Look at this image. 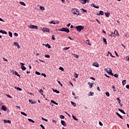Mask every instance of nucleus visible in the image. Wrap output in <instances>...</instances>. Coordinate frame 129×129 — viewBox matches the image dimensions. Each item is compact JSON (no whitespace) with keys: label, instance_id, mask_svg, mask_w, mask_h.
Returning a JSON list of instances; mask_svg holds the SVG:
<instances>
[{"label":"nucleus","instance_id":"bf43d9fd","mask_svg":"<svg viewBox=\"0 0 129 129\" xmlns=\"http://www.w3.org/2000/svg\"><path fill=\"white\" fill-rule=\"evenodd\" d=\"M6 96H7V97H8L9 98H12V97H11V95H6Z\"/></svg>","mask_w":129,"mask_h":129},{"label":"nucleus","instance_id":"a19ab883","mask_svg":"<svg viewBox=\"0 0 129 129\" xmlns=\"http://www.w3.org/2000/svg\"><path fill=\"white\" fill-rule=\"evenodd\" d=\"M15 75H17V76H18V77H20V75H19V74H18V72H17V71H15Z\"/></svg>","mask_w":129,"mask_h":129},{"label":"nucleus","instance_id":"5fc2aeb1","mask_svg":"<svg viewBox=\"0 0 129 129\" xmlns=\"http://www.w3.org/2000/svg\"><path fill=\"white\" fill-rule=\"evenodd\" d=\"M40 125L42 129H45V127L44 126V125H43V124H41Z\"/></svg>","mask_w":129,"mask_h":129},{"label":"nucleus","instance_id":"f704fd0d","mask_svg":"<svg viewBox=\"0 0 129 129\" xmlns=\"http://www.w3.org/2000/svg\"><path fill=\"white\" fill-rule=\"evenodd\" d=\"M71 104H72V105H73V106L74 107L76 106V103L74 102L73 101L71 102Z\"/></svg>","mask_w":129,"mask_h":129},{"label":"nucleus","instance_id":"dca6fc26","mask_svg":"<svg viewBox=\"0 0 129 129\" xmlns=\"http://www.w3.org/2000/svg\"><path fill=\"white\" fill-rule=\"evenodd\" d=\"M81 2H82V4H84V5H85V4H86V3H88V2H89V1H87V0H81Z\"/></svg>","mask_w":129,"mask_h":129},{"label":"nucleus","instance_id":"69168bd1","mask_svg":"<svg viewBox=\"0 0 129 129\" xmlns=\"http://www.w3.org/2000/svg\"><path fill=\"white\" fill-rule=\"evenodd\" d=\"M90 79H92V80H94V81L95 80V79H94V78H93V77H91Z\"/></svg>","mask_w":129,"mask_h":129},{"label":"nucleus","instance_id":"5701e85b","mask_svg":"<svg viewBox=\"0 0 129 129\" xmlns=\"http://www.w3.org/2000/svg\"><path fill=\"white\" fill-rule=\"evenodd\" d=\"M119 111L123 113V114H125V112H124V111L122 109H118Z\"/></svg>","mask_w":129,"mask_h":129},{"label":"nucleus","instance_id":"338daca9","mask_svg":"<svg viewBox=\"0 0 129 129\" xmlns=\"http://www.w3.org/2000/svg\"><path fill=\"white\" fill-rule=\"evenodd\" d=\"M126 88H127V89H129V85H127L126 86Z\"/></svg>","mask_w":129,"mask_h":129},{"label":"nucleus","instance_id":"cd10ccee","mask_svg":"<svg viewBox=\"0 0 129 129\" xmlns=\"http://www.w3.org/2000/svg\"><path fill=\"white\" fill-rule=\"evenodd\" d=\"M126 84V81L125 80H123L122 81V84L123 86H124V85H125Z\"/></svg>","mask_w":129,"mask_h":129},{"label":"nucleus","instance_id":"6ab92c4d","mask_svg":"<svg viewBox=\"0 0 129 129\" xmlns=\"http://www.w3.org/2000/svg\"><path fill=\"white\" fill-rule=\"evenodd\" d=\"M116 114H117V115L120 118H121V119H123V118H122V116L119 114V113H118L117 112H116Z\"/></svg>","mask_w":129,"mask_h":129},{"label":"nucleus","instance_id":"37998d69","mask_svg":"<svg viewBox=\"0 0 129 129\" xmlns=\"http://www.w3.org/2000/svg\"><path fill=\"white\" fill-rule=\"evenodd\" d=\"M112 88L113 89V91H116V90L115 89V87H114V86H112Z\"/></svg>","mask_w":129,"mask_h":129},{"label":"nucleus","instance_id":"de8ad7c7","mask_svg":"<svg viewBox=\"0 0 129 129\" xmlns=\"http://www.w3.org/2000/svg\"><path fill=\"white\" fill-rule=\"evenodd\" d=\"M59 70H61V71H64V68H63L62 67H59Z\"/></svg>","mask_w":129,"mask_h":129},{"label":"nucleus","instance_id":"ea45409f","mask_svg":"<svg viewBox=\"0 0 129 129\" xmlns=\"http://www.w3.org/2000/svg\"><path fill=\"white\" fill-rule=\"evenodd\" d=\"M50 24H53V25H56V22L54 21H51L50 22Z\"/></svg>","mask_w":129,"mask_h":129},{"label":"nucleus","instance_id":"20e7f679","mask_svg":"<svg viewBox=\"0 0 129 129\" xmlns=\"http://www.w3.org/2000/svg\"><path fill=\"white\" fill-rule=\"evenodd\" d=\"M109 36H111V37H114V36H119V34H118V31L117 30H115L114 31V33H112V34L109 35Z\"/></svg>","mask_w":129,"mask_h":129},{"label":"nucleus","instance_id":"603ef678","mask_svg":"<svg viewBox=\"0 0 129 129\" xmlns=\"http://www.w3.org/2000/svg\"><path fill=\"white\" fill-rule=\"evenodd\" d=\"M74 57H75V58H79V55L77 54H75Z\"/></svg>","mask_w":129,"mask_h":129},{"label":"nucleus","instance_id":"bb28decb","mask_svg":"<svg viewBox=\"0 0 129 129\" xmlns=\"http://www.w3.org/2000/svg\"><path fill=\"white\" fill-rule=\"evenodd\" d=\"M105 15L106 17H107V18L109 17V16H110V14H109V13H105Z\"/></svg>","mask_w":129,"mask_h":129},{"label":"nucleus","instance_id":"7ed1b4c3","mask_svg":"<svg viewBox=\"0 0 129 129\" xmlns=\"http://www.w3.org/2000/svg\"><path fill=\"white\" fill-rule=\"evenodd\" d=\"M76 29H77V31H78V32H81L82 30H84V26H78L76 27Z\"/></svg>","mask_w":129,"mask_h":129},{"label":"nucleus","instance_id":"4be33fe9","mask_svg":"<svg viewBox=\"0 0 129 129\" xmlns=\"http://www.w3.org/2000/svg\"><path fill=\"white\" fill-rule=\"evenodd\" d=\"M86 44H87V45H89V46H91V44L89 42V40H86Z\"/></svg>","mask_w":129,"mask_h":129},{"label":"nucleus","instance_id":"c9c22d12","mask_svg":"<svg viewBox=\"0 0 129 129\" xmlns=\"http://www.w3.org/2000/svg\"><path fill=\"white\" fill-rule=\"evenodd\" d=\"M9 35L10 37H13V33H12V32L9 31Z\"/></svg>","mask_w":129,"mask_h":129},{"label":"nucleus","instance_id":"13d9d810","mask_svg":"<svg viewBox=\"0 0 129 129\" xmlns=\"http://www.w3.org/2000/svg\"><path fill=\"white\" fill-rule=\"evenodd\" d=\"M109 54H110V57H112V58H114V56H113V55H112V54L111 53H110Z\"/></svg>","mask_w":129,"mask_h":129},{"label":"nucleus","instance_id":"774afa93","mask_svg":"<svg viewBox=\"0 0 129 129\" xmlns=\"http://www.w3.org/2000/svg\"><path fill=\"white\" fill-rule=\"evenodd\" d=\"M39 60L40 61V62H42V63H44V60H42V59H39Z\"/></svg>","mask_w":129,"mask_h":129},{"label":"nucleus","instance_id":"aec40b11","mask_svg":"<svg viewBox=\"0 0 129 129\" xmlns=\"http://www.w3.org/2000/svg\"><path fill=\"white\" fill-rule=\"evenodd\" d=\"M50 102H51V103H53V104H55V105H58V103L55 102V101L53 100H51Z\"/></svg>","mask_w":129,"mask_h":129},{"label":"nucleus","instance_id":"9d476101","mask_svg":"<svg viewBox=\"0 0 129 129\" xmlns=\"http://www.w3.org/2000/svg\"><path fill=\"white\" fill-rule=\"evenodd\" d=\"M88 85H89V88H92L93 87V83H91V82L88 83Z\"/></svg>","mask_w":129,"mask_h":129},{"label":"nucleus","instance_id":"58836bf2","mask_svg":"<svg viewBox=\"0 0 129 129\" xmlns=\"http://www.w3.org/2000/svg\"><path fill=\"white\" fill-rule=\"evenodd\" d=\"M39 92L41 93V95H43V93L44 92V91H43V90L41 89L39 91Z\"/></svg>","mask_w":129,"mask_h":129},{"label":"nucleus","instance_id":"7c9ffc66","mask_svg":"<svg viewBox=\"0 0 129 129\" xmlns=\"http://www.w3.org/2000/svg\"><path fill=\"white\" fill-rule=\"evenodd\" d=\"M29 102H31V104H35L36 102L34 101H32L31 100H29Z\"/></svg>","mask_w":129,"mask_h":129},{"label":"nucleus","instance_id":"473e14b6","mask_svg":"<svg viewBox=\"0 0 129 129\" xmlns=\"http://www.w3.org/2000/svg\"><path fill=\"white\" fill-rule=\"evenodd\" d=\"M99 14L101 15V16H103V15H104V12H103L102 11H100Z\"/></svg>","mask_w":129,"mask_h":129},{"label":"nucleus","instance_id":"a18cd8bd","mask_svg":"<svg viewBox=\"0 0 129 129\" xmlns=\"http://www.w3.org/2000/svg\"><path fill=\"white\" fill-rule=\"evenodd\" d=\"M42 120H44V121L48 122V120L47 119L43 118V117H42Z\"/></svg>","mask_w":129,"mask_h":129},{"label":"nucleus","instance_id":"2f4dec72","mask_svg":"<svg viewBox=\"0 0 129 129\" xmlns=\"http://www.w3.org/2000/svg\"><path fill=\"white\" fill-rule=\"evenodd\" d=\"M40 10H41V11H45V7H44L40 6Z\"/></svg>","mask_w":129,"mask_h":129},{"label":"nucleus","instance_id":"412c9836","mask_svg":"<svg viewBox=\"0 0 129 129\" xmlns=\"http://www.w3.org/2000/svg\"><path fill=\"white\" fill-rule=\"evenodd\" d=\"M103 42L105 45H107V41H106V39L105 38H103Z\"/></svg>","mask_w":129,"mask_h":129},{"label":"nucleus","instance_id":"052dcab7","mask_svg":"<svg viewBox=\"0 0 129 129\" xmlns=\"http://www.w3.org/2000/svg\"><path fill=\"white\" fill-rule=\"evenodd\" d=\"M14 35H15L16 37H18V36H19V34H18V33H14Z\"/></svg>","mask_w":129,"mask_h":129},{"label":"nucleus","instance_id":"680f3d73","mask_svg":"<svg viewBox=\"0 0 129 129\" xmlns=\"http://www.w3.org/2000/svg\"><path fill=\"white\" fill-rule=\"evenodd\" d=\"M11 73H12V74H15V71H14L13 70H11Z\"/></svg>","mask_w":129,"mask_h":129},{"label":"nucleus","instance_id":"f257e3e1","mask_svg":"<svg viewBox=\"0 0 129 129\" xmlns=\"http://www.w3.org/2000/svg\"><path fill=\"white\" fill-rule=\"evenodd\" d=\"M56 31H59L61 32H66V33H69V32H70V30H69V29L67 28H62L60 29H56Z\"/></svg>","mask_w":129,"mask_h":129},{"label":"nucleus","instance_id":"4d7b16f0","mask_svg":"<svg viewBox=\"0 0 129 129\" xmlns=\"http://www.w3.org/2000/svg\"><path fill=\"white\" fill-rule=\"evenodd\" d=\"M54 36L55 35H52V37H51L52 40H55Z\"/></svg>","mask_w":129,"mask_h":129},{"label":"nucleus","instance_id":"0e129e2a","mask_svg":"<svg viewBox=\"0 0 129 129\" xmlns=\"http://www.w3.org/2000/svg\"><path fill=\"white\" fill-rule=\"evenodd\" d=\"M20 65H22V66H24L25 63H23V62H21L20 63Z\"/></svg>","mask_w":129,"mask_h":129},{"label":"nucleus","instance_id":"4c0bfd02","mask_svg":"<svg viewBox=\"0 0 129 129\" xmlns=\"http://www.w3.org/2000/svg\"><path fill=\"white\" fill-rule=\"evenodd\" d=\"M60 118L61 119H64V118H65V116H63V115H60Z\"/></svg>","mask_w":129,"mask_h":129},{"label":"nucleus","instance_id":"c03bdc74","mask_svg":"<svg viewBox=\"0 0 129 129\" xmlns=\"http://www.w3.org/2000/svg\"><path fill=\"white\" fill-rule=\"evenodd\" d=\"M21 113L22 114H23V115H24L25 116H27V114H26L25 112H21Z\"/></svg>","mask_w":129,"mask_h":129},{"label":"nucleus","instance_id":"8fccbe9b","mask_svg":"<svg viewBox=\"0 0 129 129\" xmlns=\"http://www.w3.org/2000/svg\"><path fill=\"white\" fill-rule=\"evenodd\" d=\"M35 74L37 75H41V73H39V72H36Z\"/></svg>","mask_w":129,"mask_h":129},{"label":"nucleus","instance_id":"423d86ee","mask_svg":"<svg viewBox=\"0 0 129 129\" xmlns=\"http://www.w3.org/2000/svg\"><path fill=\"white\" fill-rule=\"evenodd\" d=\"M42 30L43 32H48V33L49 32H50V29H49V28H43Z\"/></svg>","mask_w":129,"mask_h":129},{"label":"nucleus","instance_id":"79ce46f5","mask_svg":"<svg viewBox=\"0 0 129 129\" xmlns=\"http://www.w3.org/2000/svg\"><path fill=\"white\" fill-rule=\"evenodd\" d=\"M68 49H70V47H64L63 48V50H64V51H67Z\"/></svg>","mask_w":129,"mask_h":129},{"label":"nucleus","instance_id":"f03ea898","mask_svg":"<svg viewBox=\"0 0 129 129\" xmlns=\"http://www.w3.org/2000/svg\"><path fill=\"white\" fill-rule=\"evenodd\" d=\"M72 13L74 14V15H76L77 16H79V10L77 9H72Z\"/></svg>","mask_w":129,"mask_h":129},{"label":"nucleus","instance_id":"a211bd4d","mask_svg":"<svg viewBox=\"0 0 129 129\" xmlns=\"http://www.w3.org/2000/svg\"><path fill=\"white\" fill-rule=\"evenodd\" d=\"M0 33H2V34H5V35H7V34H8V33L6 31L2 30H0Z\"/></svg>","mask_w":129,"mask_h":129},{"label":"nucleus","instance_id":"393cba45","mask_svg":"<svg viewBox=\"0 0 129 129\" xmlns=\"http://www.w3.org/2000/svg\"><path fill=\"white\" fill-rule=\"evenodd\" d=\"M52 90H53V92H55L56 93H60V91H59L57 90H55L54 89H52Z\"/></svg>","mask_w":129,"mask_h":129},{"label":"nucleus","instance_id":"e2e57ef3","mask_svg":"<svg viewBox=\"0 0 129 129\" xmlns=\"http://www.w3.org/2000/svg\"><path fill=\"white\" fill-rule=\"evenodd\" d=\"M3 60L4 61H6L7 62H8V59H6V58L5 57L3 58Z\"/></svg>","mask_w":129,"mask_h":129},{"label":"nucleus","instance_id":"864d4df0","mask_svg":"<svg viewBox=\"0 0 129 129\" xmlns=\"http://www.w3.org/2000/svg\"><path fill=\"white\" fill-rule=\"evenodd\" d=\"M99 124L100 125H101V126H102V125H103V124H102V122H101V121L99 122Z\"/></svg>","mask_w":129,"mask_h":129},{"label":"nucleus","instance_id":"c85d7f7f","mask_svg":"<svg viewBox=\"0 0 129 129\" xmlns=\"http://www.w3.org/2000/svg\"><path fill=\"white\" fill-rule=\"evenodd\" d=\"M15 89H17V90H19V91H22V88H21L20 87H15Z\"/></svg>","mask_w":129,"mask_h":129},{"label":"nucleus","instance_id":"1a4fd4ad","mask_svg":"<svg viewBox=\"0 0 129 129\" xmlns=\"http://www.w3.org/2000/svg\"><path fill=\"white\" fill-rule=\"evenodd\" d=\"M5 123H12V121L10 120H4Z\"/></svg>","mask_w":129,"mask_h":129},{"label":"nucleus","instance_id":"b1692460","mask_svg":"<svg viewBox=\"0 0 129 129\" xmlns=\"http://www.w3.org/2000/svg\"><path fill=\"white\" fill-rule=\"evenodd\" d=\"M72 116H73V118L75 120H78V119L76 118V116H75L74 115V114H72Z\"/></svg>","mask_w":129,"mask_h":129},{"label":"nucleus","instance_id":"a878e982","mask_svg":"<svg viewBox=\"0 0 129 129\" xmlns=\"http://www.w3.org/2000/svg\"><path fill=\"white\" fill-rule=\"evenodd\" d=\"M20 5H21L22 6H24V7H26V4L23 2H19Z\"/></svg>","mask_w":129,"mask_h":129},{"label":"nucleus","instance_id":"ddd939ff","mask_svg":"<svg viewBox=\"0 0 129 129\" xmlns=\"http://www.w3.org/2000/svg\"><path fill=\"white\" fill-rule=\"evenodd\" d=\"M116 100H118V103L119 104V105H120V106H122V104H121V103H120V102L121 101V100H120L119 98H117Z\"/></svg>","mask_w":129,"mask_h":129},{"label":"nucleus","instance_id":"6e6552de","mask_svg":"<svg viewBox=\"0 0 129 129\" xmlns=\"http://www.w3.org/2000/svg\"><path fill=\"white\" fill-rule=\"evenodd\" d=\"M14 45L15 46H17V48H18V49H20V48H21V46H20V45L19 44V43L18 42H14Z\"/></svg>","mask_w":129,"mask_h":129},{"label":"nucleus","instance_id":"39448f33","mask_svg":"<svg viewBox=\"0 0 129 129\" xmlns=\"http://www.w3.org/2000/svg\"><path fill=\"white\" fill-rule=\"evenodd\" d=\"M28 28H29L30 29H35L36 30H38V26L35 25H29L28 26Z\"/></svg>","mask_w":129,"mask_h":129},{"label":"nucleus","instance_id":"9b49d317","mask_svg":"<svg viewBox=\"0 0 129 129\" xmlns=\"http://www.w3.org/2000/svg\"><path fill=\"white\" fill-rule=\"evenodd\" d=\"M1 109L2 110H4V111H7V107H6L5 105H2Z\"/></svg>","mask_w":129,"mask_h":129},{"label":"nucleus","instance_id":"49530a36","mask_svg":"<svg viewBox=\"0 0 129 129\" xmlns=\"http://www.w3.org/2000/svg\"><path fill=\"white\" fill-rule=\"evenodd\" d=\"M105 94H106V96H107L108 97H109V93H108V92H106L105 93Z\"/></svg>","mask_w":129,"mask_h":129},{"label":"nucleus","instance_id":"e433bc0d","mask_svg":"<svg viewBox=\"0 0 129 129\" xmlns=\"http://www.w3.org/2000/svg\"><path fill=\"white\" fill-rule=\"evenodd\" d=\"M93 94H94V93H92L91 92H90V93L89 94V96H93Z\"/></svg>","mask_w":129,"mask_h":129},{"label":"nucleus","instance_id":"72a5a7b5","mask_svg":"<svg viewBox=\"0 0 129 129\" xmlns=\"http://www.w3.org/2000/svg\"><path fill=\"white\" fill-rule=\"evenodd\" d=\"M28 120H29V121H30L31 122H33V123L35 122V121H34V120L32 119L28 118Z\"/></svg>","mask_w":129,"mask_h":129},{"label":"nucleus","instance_id":"2eb2a0df","mask_svg":"<svg viewBox=\"0 0 129 129\" xmlns=\"http://www.w3.org/2000/svg\"><path fill=\"white\" fill-rule=\"evenodd\" d=\"M61 124L62 125H63L64 126H66V125H67V124H66V123L65 122V121H64V120H61Z\"/></svg>","mask_w":129,"mask_h":129},{"label":"nucleus","instance_id":"3c124183","mask_svg":"<svg viewBox=\"0 0 129 129\" xmlns=\"http://www.w3.org/2000/svg\"><path fill=\"white\" fill-rule=\"evenodd\" d=\"M41 76H44V77H46L47 76V75H46V74H45L44 73H42L41 74Z\"/></svg>","mask_w":129,"mask_h":129},{"label":"nucleus","instance_id":"f3484780","mask_svg":"<svg viewBox=\"0 0 129 129\" xmlns=\"http://www.w3.org/2000/svg\"><path fill=\"white\" fill-rule=\"evenodd\" d=\"M91 7H93V8H95V9H99V6H95V5L92 4L91 5Z\"/></svg>","mask_w":129,"mask_h":129},{"label":"nucleus","instance_id":"c756f323","mask_svg":"<svg viewBox=\"0 0 129 129\" xmlns=\"http://www.w3.org/2000/svg\"><path fill=\"white\" fill-rule=\"evenodd\" d=\"M21 69L23 71H25V70H26V69H27V68H26L24 66H21Z\"/></svg>","mask_w":129,"mask_h":129},{"label":"nucleus","instance_id":"4468645a","mask_svg":"<svg viewBox=\"0 0 129 129\" xmlns=\"http://www.w3.org/2000/svg\"><path fill=\"white\" fill-rule=\"evenodd\" d=\"M93 66H94L95 67H99V64H98V63L97 62H94L93 63Z\"/></svg>","mask_w":129,"mask_h":129},{"label":"nucleus","instance_id":"0eeeda50","mask_svg":"<svg viewBox=\"0 0 129 129\" xmlns=\"http://www.w3.org/2000/svg\"><path fill=\"white\" fill-rule=\"evenodd\" d=\"M105 71H106L107 73H108V74H110L111 72V69H105Z\"/></svg>","mask_w":129,"mask_h":129},{"label":"nucleus","instance_id":"f8f14e48","mask_svg":"<svg viewBox=\"0 0 129 129\" xmlns=\"http://www.w3.org/2000/svg\"><path fill=\"white\" fill-rule=\"evenodd\" d=\"M43 46H45V47H47V48H48V49H50L51 48V45H50V44L47 43L46 44H42Z\"/></svg>","mask_w":129,"mask_h":129},{"label":"nucleus","instance_id":"09e8293b","mask_svg":"<svg viewBox=\"0 0 129 129\" xmlns=\"http://www.w3.org/2000/svg\"><path fill=\"white\" fill-rule=\"evenodd\" d=\"M45 57H46V58H50V55L46 54L45 55Z\"/></svg>","mask_w":129,"mask_h":129},{"label":"nucleus","instance_id":"6e6d98bb","mask_svg":"<svg viewBox=\"0 0 129 129\" xmlns=\"http://www.w3.org/2000/svg\"><path fill=\"white\" fill-rule=\"evenodd\" d=\"M114 76L116 78H117V77H118V75L117 74H115V75H114Z\"/></svg>","mask_w":129,"mask_h":129}]
</instances>
